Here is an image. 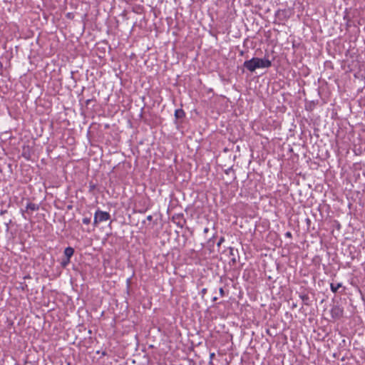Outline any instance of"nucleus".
<instances>
[{
  "label": "nucleus",
  "mask_w": 365,
  "mask_h": 365,
  "mask_svg": "<svg viewBox=\"0 0 365 365\" xmlns=\"http://www.w3.org/2000/svg\"><path fill=\"white\" fill-rule=\"evenodd\" d=\"M4 212H6V210H4V212H1V214H4Z\"/></svg>",
  "instance_id": "nucleus-20"
},
{
  "label": "nucleus",
  "mask_w": 365,
  "mask_h": 365,
  "mask_svg": "<svg viewBox=\"0 0 365 365\" xmlns=\"http://www.w3.org/2000/svg\"><path fill=\"white\" fill-rule=\"evenodd\" d=\"M4 212H6V210H4V212H1V214H4Z\"/></svg>",
  "instance_id": "nucleus-19"
},
{
  "label": "nucleus",
  "mask_w": 365,
  "mask_h": 365,
  "mask_svg": "<svg viewBox=\"0 0 365 365\" xmlns=\"http://www.w3.org/2000/svg\"><path fill=\"white\" fill-rule=\"evenodd\" d=\"M243 53H244L243 51L240 52V55H243Z\"/></svg>",
  "instance_id": "nucleus-22"
},
{
  "label": "nucleus",
  "mask_w": 365,
  "mask_h": 365,
  "mask_svg": "<svg viewBox=\"0 0 365 365\" xmlns=\"http://www.w3.org/2000/svg\"><path fill=\"white\" fill-rule=\"evenodd\" d=\"M152 218H153V217H152V216H151V215H148V216L147 217V219H148V220H152Z\"/></svg>",
  "instance_id": "nucleus-16"
},
{
  "label": "nucleus",
  "mask_w": 365,
  "mask_h": 365,
  "mask_svg": "<svg viewBox=\"0 0 365 365\" xmlns=\"http://www.w3.org/2000/svg\"><path fill=\"white\" fill-rule=\"evenodd\" d=\"M341 283L333 284L331 283L330 285V288L332 292L336 293L338 289L341 287Z\"/></svg>",
  "instance_id": "nucleus-8"
},
{
  "label": "nucleus",
  "mask_w": 365,
  "mask_h": 365,
  "mask_svg": "<svg viewBox=\"0 0 365 365\" xmlns=\"http://www.w3.org/2000/svg\"><path fill=\"white\" fill-rule=\"evenodd\" d=\"M300 297L305 304H308V301L309 298L307 294L301 295Z\"/></svg>",
  "instance_id": "nucleus-10"
},
{
  "label": "nucleus",
  "mask_w": 365,
  "mask_h": 365,
  "mask_svg": "<svg viewBox=\"0 0 365 365\" xmlns=\"http://www.w3.org/2000/svg\"><path fill=\"white\" fill-rule=\"evenodd\" d=\"M110 218L109 212L98 209L94 214L93 226L97 227L98 223L108 221Z\"/></svg>",
  "instance_id": "nucleus-2"
},
{
  "label": "nucleus",
  "mask_w": 365,
  "mask_h": 365,
  "mask_svg": "<svg viewBox=\"0 0 365 365\" xmlns=\"http://www.w3.org/2000/svg\"><path fill=\"white\" fill-rule=\"evenodd\" d=\"M185 111L182 109H177L175 111V116L177 119H181L185 117Z\"/></svg>",
  "instance_id": "nucleus-7"
},
{
  "label": "nucleus",
  "mask_w": 365,
  "mask_h": 365,
  "mask_svg": "<svg viewBox=\"0 0 365 365\" xmlns=\"http://www.w3.org/2000/svg\"><path fill=\"white\" fill-rule=\"evenodd\" d=\"M91 217H85L83 218L82 222L85 225H88L91 223Z\"/></svg>",
  "instance_id": "nucleus-11"
},
{
  "label": "nucleus",
  "mask_w": 365,
  "mask_h": 365,
  "mask_svg": "<svg viewBox=\"0 0 365 365\" xmlns=\"http://www.w3.org/2000/svg\"><path fill=\"white\" fill-rule=\"evenodd\" d=\"M344 310L339 306H334L331 309V315L334 319H339L343 316Z\"/></svg>",
  "instance_id": "nucleus-3"
},
{
  "label": "nucleus",
  "mask_w": 365,
  "mask_h": 365,
  "mask_svg": "<svg viewBox=\"0 0 365 365\" xmlns=\"http://www.w3.org/2000/svg\"><path fill=\"white\" fill-rule=\"evenodd\" d=\"M208 231H209V228H208V227H205V228L204 229V232H205V233H207Z\"/></svg>",
  "instance_id": "nucleus-15"
},
{
  "label": "nucleus",
  "mask_w": 365,
  "mask_h": 365,
  "mask_svg": "<svg viewBox=\"0 0 365 365\" xmlns=\"http://www.w3.org/2000/svg\"><path fill=\"white\" fill-rule=\"evenodd\" d=\"M224 242H225V238L223 237H221L217 243V247H220L222 245V243H223Z\"/></svg>",
  "instance_id": "nucleus-12"
},
{
  "label": "nucleus",
  "mask_w": 365,
  "mask_h": 365,
  "mask_svg": "<svg viewBox=\"0 0 365 365\" xmlns=\"http://www.w3.org/2000/svg\"><path fill=\"white\" fill-rule=\"evenodd\" d=\"M202 293H205V292H206V289H203L202 290Z\"/></svg>",
  "instance_id": "nucleus-18"
},
{
  "label": "nucleus",
  "mask_w": 365,
  "mask_h": 365,
  "mask_svg": "<svg viewBox=\"0 0 365 365\" xmlns=\"http://www.w3.org/2000/svg\"><path fill=\"white\" fill-rule=\"evenodd\" d=\"M71 262V259H66V257H65V259H63L61 262V264L63 267H66Z\"/></svg>",
  "instance_id": "nucleus-9"
},
{
  "label": "nucleus",
  "mask_w": 365,
  "mask_h": 365,
  "mask_svg": "<svg viewBox=\"0 0 365 365\" xmlns=\"http://www.w3.org/2000/svg\"><path fill=\"white\" fill-rule=\"evenodd\" d=\"M245 68L250 72H254L257 68H268L272 66V61L268 58L254 57L250 60L245 61L243 63Z\"/></svg>",
  "instance_id": "nucleus-1"
},
{
  "label": "nucleus",
  "mask_w": 365,
  "mask_h": 365,
  "mask_svg": "<svg viewBox=\"0 0 365 365\" xmlns=\"http://www.w3.org/2000/svg\"><path fill=\"white\" fill-rule=\"evenodd\" d=\"M217 297H214V298H213V301H216V300H217Z\"/></svg>",
  "instance_id": "nucleus-21"
},
{
  "label": "nucleus",
  "mask_w": 365,
  "mask_h": 365,
  "mask_svg": "<svg viewBox=\"0 0 365 365\" xmlns=\"http://www.w3.org/2000/svg\"><path fill=\"white\" fill-rule=\"evenodd\" d=\"M235 252H237V250H235L233 247H230V255L232 256L230 262L232 264H235L237 262V258L235 257Z\"/></svg>",
  "instance_id": "nucleus-6"
},
{
  "label": "nucleus",
  "mask_w": 365,
  "mask_h": 365,
  "mask_svg": "<svg viewBox=\"0 0 365 365\" xmlns=\"http://www.w3.org/2000/svg\"><path fill=\"white\" fill-rule=\"evenodd\" d=\"M219 292H220V294L221 297H224L225 296V291H224L222 287L220 288Z\"/></svg>",
  "instance_id": "nucleus-13"
},
{
  "label": "nucleus",
  "mask_w": 365,
  "mask_h": 365,
  "mask_svg": "<svg viewBox=\"0 0 365 365\" xmlns=\"http://www.w3.org/2000/svg\"><path fill=\"white\" fill-rule=\"evenodd\" d=\"M74 254V250L71 247H68L64 250V255L66 259H71V257Z\"/></svg>",
  "instance_id": "nucleus-4"
},
{
  "label": "nucleus",
  "mask_w": 365,
  "mask_h": 365,
  "mask_svg": "<svg viewBox=\"0 0 365 365\" xmlns=\"http://www.w3.org/2000/svg\"><path fill=\"white\" fill-rule=\"evenodd\" d=\"M26 211L31 210V211H36L39 209V205L33 202H29L26 205Z\"/></svg>",
  "instance_id": "nucleus-5"
},
{
  "label": "nucleus",
  "mask_w": 365,
  "mask_h": 365,
  "mask_svg": "<svg viewBox=\"0 0 365 365\" xmlns=\"http://www.w3.org/2000/svg\"><path fill=\"white\" fill-rule=\"evenodd\" d=\"M90 102H91V100H87L86 101V104L88 105Z\"/></svg>",
  "instance_id": "nucleus-17"
},
{
  "label": "nucleus",
  "mask_w": 365,
  "mask_h": 365,
  "mask_svg": "<svg viewBox=\"0 0 365 365\" xmlns=\"http://www.w3.org/2000/svg\"><path fill=\"white\" fill-rule=\"evenodd\" d=\"M285 236H286L287 237H292V233H291L290 232H287L285 233Z\"/></svg>",
  "instance_id": "nucleus-14"
}]
</instances>
